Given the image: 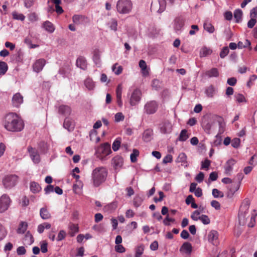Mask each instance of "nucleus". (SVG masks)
I'll list each match as a JSON object with an SVG mask.
<instances>
[{
  "label": "nucleus",
  "mask_w": 257,
  "mask_h": 257,
  "mask_svg": "<svg viewBox=\"0 0 257 257\" xmlns=\"http://www.w3.org/2000/svg\"><path fill=\"white\" fill-rule=\"evenodd\" d=\"M99 80L101 83L104 84L106 85H108L110 82V79L108 78L105 73H101L100 74Z\"/></svg>",
  "instance_id": "ea45409f"
},
{
  "label": "nucleus",
  "mask_w": 257,
  "mask_h": 257,
  "mask_svg": "<svg viewBox=\"0 0 257 257\" xmlns=\"http://www.w3.org/2000/svg\"><path fill=\"white\" fill-rule=\"evenodd\" d=\"M51 225L48 222H44L39 224L37 227V231L39 233H42L45 229H49L51 228Z\"/></svg>",
  "instance_id": "bb28decb"
},
{
  "label": "nucleus",
  "mask_w": 257,
  "mask_h": 257,
  "mask_svg": "<svg viewBox=\"0 0 257 257\" xmlns=\"http://www.w3.org/2000/svg\"><path fill=\"white\" fill-rule=\"evenodd\" d=\"M40 215L43 219H48L51 217V214L46 208H42L40 210Z\"/></svg>",
  "instance_id": "c85d7f7f"
},
{
  "label": "nucleus",
  "mask_w": 257,
  "mask_h": 257,
  "mask_svg": "<svg viewBox=\"0 0 257 257\" xmlns=\"http://www.w3.org/2000/svg\"><path fill=\"white\" fill-rule=\"evenodd\" d=\"M25 240H26V241H27V240L28 241V243L29 244H31L34 241V239H33L32 235L31 234L29 233V232H28L26 235Z\"/></svg>",
  "instance_id": "338daca9"
},
{
  "label": "nucleus",
  "mask_w": 257,
  "mask_h": 257,
  "mask_svg": "<svg viewBox=\"0 0 257 257\" xmlns=\"http://www.w3.org/2000/svg\"><path fill=\"white\" fill-rule=\"evenodd\" d=\"M212 52V50L206 46L202 47L199 51V56L200 57H207L211 54Z\"/></svg>",
  "instance_id": "393cba45"
},
{
  "label": "nucleus",
  "mask_w": 257,
  "mask_h": 257,
  "mask_svg": "<svg viewBox=\"0 0 257 257\" xmlns=\"http://www.w3.org/2000/svg\"><path fill=\"white\" fill-rule=\"evenodd\" d=\"M235 163V160L232 159H230L226 162L224 166V171L225 174L227 175L231 174L233 166Z\"/></svg>",
  "instance_id": "f3484780"
},
{
  "label": "nucleus",
  "mask_w": 257,
  "mask_h": 257,
  "mask_svg": "<svg viewBox=\"0 0 257 257\" xmlns=\"http://www.w3.org/2000/svg\"><path fill=\"white\" fill-rule=\"evenodd\" d=\"M53 3L55 5V11L58 14H61L63 12L62 8L60 6V0H52Z\"/></svg>",
  "instance_id": "f704fd0d"
},
{
  "label": "nucleus",
  "mask_w": 257,
  "mask_h": 257,
  "mask_svg": "<svg viewBox=\"0 0 257 257\" xmlns=\"http://www.w3.org/2000/svg\"><path fill=\"white\" fill-rule=\"evenodd\" d=\"M111 153L110 145L108 143L101 144L95 148L96 157L101 160H104Z\"/></svg>",
  "instance_id": "20e7f679"
},
{
  "label": "nucleus",
  "mask_w": 257,
  "mask_h": 257,
  "mask_svg": "<svg viewBox=\"0 0 257 257\" xmlns=\"http://www.w3.org/2000/svg\"><path fill=\"white\" fill-rule=\"evenodd\" d=\"M128 102L131 106H135L138 104L142 98V92L138 88L134 89L130 94L128 95Z\"/></svg>",
  "instance_id": "423d86ee"
},
{
  "label": "nucleus",
  "mask_w": 257,
  "mask_h": 257,
  "mask_svg": "<svg viewBox=\"0 0 257 257\" xmlns=\"http://www.w3.org/2000/svg\"><path fill=\"white\" fill-rule=\"evenodd\" d=\"M204 29L210 34L214 33L215 28L214 26L210 23L205 22L203 25Z\"/></svg>",
  "instance_id": "c9c22d12"
},
{
  "label": "nucleus",
  "mask_w": 257,
  "mask_h": 257,
  "mask_svg": "<svg viewBox=\"0 0 257 257\" xmlns=\"http://www.w3.org/2000/svg\"><path fill=\"white\" fill-rule=\"evenodd\" d=\"M256 23V19L251 18L250 20L247 23V27L249 28H252Z\"/></svg>",
  "instance_id": "774afa93"
},
{
  "label": "nucleus",
  "mask_w": 257,
  "mask_h": 257,
  "mask_svg": "<svg viewBox=\"0 0 257 257\" xmlns=\"http://www.w3.org/2000/svg\"><path fill=\"white\" fill-rule=\"evenodd\" d=\"M212 195L215 198L223 196V194L217 189H213L212 190Z\"/></svg>",
  "instance_id": "13d9d810"
},
{
  "label": "nucleus",
  "mask_w": 257,
  "mask_h": 257,
  "mask_svg": "<svg viewBox=\"0 0 257 257\" xmlns=\"http://www.w3.org/2000/svg\"><path fill=\"white\" fill-rule=\"evenodd\" d=\"M107 170L104 167H98L92 172V177L93 184L95 187L99 186L103 183L107 176Z\"/></svg>",
  "instance_id": "7ed1b4c3"
},
{
  "label": "nucleus",
  "mask_w": 257,
  "mask_h": 257,
  "mask_svg": "<svg viewBox=\"0 0 257 257\" xmlns=\"http://www.w3.org/2000/svg\"><path fill=\"white\" fill-rule=\"evenodd\" d=\"M145 246L143 244H140L135 248V257H141L144 253Z\"/></svg>",
  "instance_id": "72a5a7b5"
},
{
  "label": "nucleus",
  "mask_w": 257,
  "mask_h": 257,
  "mask_svg": "<svg viewBox=\"0 0 257 257\" xmlns=\"http://www.w3.org/2000/svg\"><path fill=\"white\" fill-rule=\"evenodd\" d=\"M204 208L200 206L198 210H195L192 212L191 215V218L194 221L199 220L201 215L200 214L204 212Z\"/></svg>",
  "instance_id": "5701e85b"
},
{
  "label": "nucleus",
  "mask_w": 257,
  "mask_h": 257,
  "mask_svg": "<svg viewBox=\"0 0 257 257\" xmlns=\"http://www.w3.org/2000/svg\"><path fill=\"white\" fill-rule=\"evenodd\" d=\"M8 69L7 64L4 61H0V75H4Z\"/></svg>",
  "instance_id": "58836bf2"
},
{
  "label": "nucleus",
  "mask_w": 257,
  "mask_h": 257,
  "mask_svg": "<svg viewBox=\"0 0 257 257\" xmlns=\"http://www.w3.org/2000/svg\"><path fill=\"white\" fill-rule=\"evenodd\" d=\"M114 249L116 252L118 253H123L125 251V248L121 244L115 245L114 246Z\"/></svg>",
  "instance_id": "3c124183"
},
{
  "label": "nucleus",
  "mask_w": 257,
  "mask_h": 257,
  "mask_svg": "<svg viewBox=\"0 0 257 257\" xmlns=\"http://www.w3.org/2000/svg\"><path fill=\"white\" fill-rule=\"evenodd\" d=\"M122 90H123V86H122V84H118L116 87V88L115 94H116V103L119 107H121L123 105L122 100Z\"/></svg>",
  "instance_id": "ddd939ff"
},
{
  "label": "nucleus",
  "mask_w": 257,
  "mask_h": 257,
  "mask_svg": "<svg viewBox=\"0 0 257 257\" xmlns=\"http://www.w3.org/2000/svg\"><path fill=\"white\" fill-rule=\"evenodd\" d=\"M152 131L147 130L143 134V139L144 141L148 142L150 140L152 136Z\"/></svg>",
  "instance_id": "a18cd8bd"
},
{
  "label": "nucleus",
  "mask_w": 257,
  "mask_h": 257,
  "mask_svg": "<svg viewBox=\"0 0 257 257\" xmlns=\"http://www.w3.org/2000/svg\"><path fill=\"white\" fill-rule=\"evenodd\" d=\"M218 233L216 231L211 230L208 234V241L214 245L218 243Z\"/></svg>",
  "instance_id": "aec40b11"
},
{
  "label": "nucleus",
  "mask_w": 257,
  "mask_h": 257,
  "mask_svg": "<svg viewBox=\"0 0 257 257\" xmlns=\"http://www.w3.org/2000/svg\"><path fill=\"white\" fill-rule=\"evenodd\" d=\"M18 182V177L15 175H5L2 179V184L6 189L14 187Z\"/></svg>",
  "instance_id": "0eeeda50"
},
{
  "label": "nucleus",
  "mask_w": 257,
  "mask_h": 257,
  "mask_svg": "<svg viewBox=\"0 0 257 257\" xmlns=\"http://www.w3.org/2000/svg\"><path fill=\"white\" fill-rule=\"evenodd\" d=\"M123 164V160L120 156H116L112 159L111 165L116 172L122 168Z\"/></svg>",
  "instance_id": "1a4fd4ad"
},
{
  "label": "nucleus",
  "mask_w": 257,
  "mask_h": 257,
  "mask_svg": "<svg viewBox=\"0 0 257 257\" xmlns=\"http://www.w3.org/2000/svg\"><path fill=\"white\" fill-rule=\"evenodd\" d=\"M92 60L94 64L97 66L100 67L101 64V52L98 49H95L93 52Z\"/></svg>",
  "instance_id": "6ab92c4d"
},
{
  "label": "nucleus",
  "mask_w": 257,
  "mask_h": 257,
  "mask_svg": "<svg viewBox=\"0 0 257 257\" xmlns=\"http://www.w3.org/2000/svg\"><path fill=\"white\" fill-rule=\"evenodd\" d=\"M69 233L71 236H74V234L78 232L79 227L78 225L74 224H71L69 225Z\"/></svg>",
  "instance_id": "e433bc0d"
},
{
  "label": "nucleus",
  "mask_w": 257,
  "mask_h": 257,
  "mask_svg": "<svg viewBox=\"0 0 257 257\" xmlns=\"http://www.w3.org/2000/svg\"><path fill=\"white\" fill-rule=\"evenodd\" d=\"M111 70L115 75H119L122 72L123 68L117 63H115L112 65Z\"/></svg>",
  "instance_id": "c756f323"
},
{
  "label": "nucleus",
  "mask_w": 257,
  "mask_h": 257,
  "mask_svg": "<svg viewBox=\"0 0 257 257\" xmlns=\"http://www.w3.org/2000/svg\"><path fill=\"white\" fill-rule=\"evenodd\" d=\"M248 205L241 206L238 214V221L241 225H244L247 223L248 226L252 227L255 224V218L257 214L254 211L250 214L248 212Z\"/></svg>",
  "instance_id": "f03ea898"
},
{
  "label": "nucleus",
  "mask_w": 257,
  "mask_h": 257,
  "mask_svg": "<svg viewBox=\"0 0 257 257\" xmlns=\"http://www.w3.org/2000/svg\"><path fill=\"white\" fill-rule=\"evenodd\" d=\"M3 123L4 127L10 132H20L24 127L23 120L15 113H9L7 114Z\"/></svg>",
  "instance_id": "f257e3e1"
},
{
  "label": "nucleus",
  "mask_w": 257,
  "mask_h": 257,
  "mask_svg": "<svg viewBox=\"0 0 257 257\" xmlns=\"http://www.w3.org/2000/svg\"><path fill=\"white\" fill-rule=\"evenodd\" d=\"M45 30L49 33H53L55 31V27L52 23L49 21L45 22L43 24Z\"/></svg>",
  "instance_id": "2f4dec72"
},
{
  "label": "nucleus",
  "mask_w": 257,
  "mask_h": 257,
  "mask_svg": "<svg viewBox=\"0 0 257 257\" xmlns=\"http://www.w3.org/2000/svg\"><path fill=\"white\" fill-rule=\"evenodd\" d=\"M83 17L80 15H74L73 17V21L74 23L78 24L82 20Z\"/></svg>",
  "instance_id": "0e129e2a"
},
{
  "label": "nucleus",
  "mask_w": 257,
  "mask_h": 257,
  "mask_svg": "<svg viewBox=\"0 0 257 257\" xmlns=\"http://www.w3.org/2000/svg\"><path fill=\"white\" fill-rule=\"evenodd\" d=\"M199 220L204 224H208L210 223V220L209 217L206 215H201Z\"/></svg>",
  "instance_id": "8fccbe9b"
},
{
  "label": "nucleus",
  "mask_w": 257,
  "mask_h": 257,
  "mask_svg": "<svg viewBox=\"0 0 257 257\" xmlns=\"http://www.w3.org/2000/svg\"><path fill=\"white\" fill-rule=\"evenodd\" d=\"M12 16L13 19L22 21H24L25 19V17L24 15L17 12H13L12 13Z\"/></svg>",
  "instance_id": "37998d69"
},
{
  "label": "nucleus",
  "mask_w": 257,
  "mask_h": 257,
  "mask_svg": "<svg viewBox=\"0 0 257 257\" xmlns=\"http://www.w3.org/2000/svg\"><path fill=\"white\" fill-rule=\"evenodd\" d=\"M83 183L82 181H75L73 183L72 189L73 192L77 195H80L83 193Z\"/></svg>",
  "instance_id": "a211bd4d"
},
{
  "label": "nucleus",
  "mask_w": 257,
  "mask_h": 257,
  "mask_svg": "<svg viewBox=\"0 0 257 257\" xmlns=\"http://www.w3.org/2000/svg\"><path fill=\"white\" fill-rule=\"evenodd\" d=\"M193 247L191 244L188 242H184L180 246L179 251L183 255H190L192 251Z\"/></svg>",
  "instance_id": "9d476101"
},
{
  "label": "nucleus",
  "mask_w": 257,
  "mask_h": 257,
  "mask_svg": "<svg viewBox=\"0 0 257 257\" xmlns=\"http://www.w3.org/2000/svg\"><path fill=\"white\" fill-rule=\"evenodd\" d=\"M175 221L174 218L169 217V215H167L163 220V223L166 225H170L171 222L173 223Z\"/></svg>",
  "instance_id": "6e6d98bb"
},
{
  "label": "nucleus",
  "mask_w": 257,
  "mask_h": 257,
  "mask_svg": "<svg viewBox=\"0 0 257 257\" xmlns=\"http://www.w3.org/2000/svg\"><path fill=\"white\" fill-rule=\"evenodd\" d=\"M28 228V223L25 221H21L17 229V232L18 233L23 234L27 230Z\"/></svg>",
  "instance_id": "cd10ccee"
},
{
  "label": "nucleus",
  "mask_w": 257,
  "mask_h": 257,
  "mask_svg": "<svg viewBox=\"0 0 257 257\" xmlns=\"http://www.w3.org/2000/svg\"><path fill=\"white\" fill-rule=\"evenodd\" d=\"M229 53V49L228 47H224L222 48L221 50L220 53V56L221 58H224L226 56L228 55Z\"/></svg>",
  "instance_id": "864d4df0"
},
{
  "label": "nucleus",
  "mask_w": 257,
  "mask_h": 257,
  "mask_svg": "<svg viewBox=\"0 0 257 257\" xmlns=\"http://www.w3.org/2000/svg\"><path fill=\"white\" fill-rule=\"evenodd\" d=\"M46 64V61L44 59L37 60L33 65V70L37 72L41 71Z\"/></svg>",
  "instance_id": "dca6fc26"
},
{
  "label": "nucleus",
  "mask_w": 257,
  "mask_h": 257,
  "mask_svg": "<svg viewBox=\"0 0 257 257\" xmlns=\"http://www.w3.org/2000/svg\"><path fill=\"white\" fill-rule=\"evenodd\" d=\"M158 108V105L155 101L147 102L145 105V110L147 114H152L156 112Z\"/></svg>",
  "instance_id": "4468645a"
},
{
  "label": "nucleus",
  "mask_w": 257,
  "mask_h": 257,
  "mask_svg": "<svg viewBox=\"0 0 257 257\" xmlns=\"http://www.w3.org/2000/svg\"><path fill=\"white\" fill-rule=\"evenodd\" d=\"M121 144V141L120 139H116L115 140L112 144V149L114 151H117L119 147Z\"/></svg>",
  "instance_id": "49530a36"
},
{
  "label": "nucleus",
  "mask_w": 257,
  "mask_h": 257,
  "mask_svg": "<svg viewBox=\"0 0 257 257\" xmlns=\"http://www.w3.org/2000/svg\"><path fill=\"white\" fill-rule=\"evenodd\" d=\"M12 200L9 195L3 194L0 196V213H4L10 208Z\"/></svg>",
  "instance_id": "6e6552de"
},
{
  "label": "nucleus",
  "mask_w": 257,
  "mask_h": 257,
  "mask_svg": "<svg viewBox=\"0 0 257 257\" xmlns=\"http://www.w3.org/2000/svg\"><path fill=\"white\" fill-rule=\"evenodd\" d=\"M206 74L209 77H217L219 76V71L216 68H212L211 69L207 71Z\"/></svg>",
  "instance_id": "4c0bfd02"
},
{
  "label": "nucleus",
  "mask_w": 257,
  "mask_h": 257,
  "mask_svg": "<svg viewBox=\"0 0 257 257\" xmlns=\"http://www.w3.org/2000/svg\"><path fill=\"white\" fill-rule=\"evenodd\" d=\"M143 199L140 196H136L134 199V204L136 207H139L141 203L143 202Z\"/></svg>",
  "instance_id": "5fc2aeb1"
},
{
  "label": "nucleus",
  "mask_w": 257,
  "mask_h": 257,
  "mask_svg": "<svg viewBox=\"0 0 257 257\" xmlns=\"http://www.w3.org/2000/svg\"><path fill=\"white\" fill-rule=\"evenodd\" d=\"M66 235V233L64 230H60L59 231V232L58 233V234L57 236V240L58 241L62 240L65 237Z\"/></svg>",
  "instance_id": "052dcab7"
},
{
  "label": "nucleus",
  "mask_w": 257,
  "mask_h": 257,
  "mask_svg": "<svg viewBox=\"0 0 257 257\" xmlns=\"http://www.w3.org/2000/svg\"><path fill=\"white\" fill-rule=\"evenodd\" d=\"M76 65L77 67H79L82 70H85L87 67L86 59L83 57H78L76 60Z\"/></svg>",
  "instance_id": "4be33fe9"
},
{
  "label": "nucleus",
  "mask_w": 257,
  "mask_h": 257,
  "mask_svg": "<svg viewBox=\"0 0 257 257\" xmlns=\"http://www.w3.org/2000/svg\"><path fill=\"white\" fill-rule=\"evenodd\" d=\"M250 17L256 19L257 18V7L252 8L250 11Z\"/></svg>",
  "instance_id": "680f3d73"
},
{
  "label": "nucleus",
  "mask_w": 257,
  "mask_h": 257,
  "mask_svg": "<svg viewBox=\"0 0 257 257\" xmlns=\"http://www.w3.org/2000/svg\"><path fill=\"white\" fill-rule=\"evenodd\" d=\"M63 126L69 132H71L74 128L75 122L72 119L66 118L63 123Z\"/></svg>",
  "instance_id": "412c9836"
},
{
  "label": "nucleus",
  "mask_w": 257,
  "mask_h": 257,
  "mask_svg": "<svg viewBox=\"0 0 257 257\" xmlns=\"http://www.w3.org/2000/svg\"><path fill=\"white\" fill-rule=\"evenodd\" d=\"M118 13L122 14L130 13L133 8V4L131 0H119L116 5Z\"/></svg>",
  "instance_id": "39448f33"
},
{
  "label": "nucleus",
  "mask_w": 257,
  "mask_h": 257,
  "mask_svg": "<svg viewBox=\"0 0 257 257\" xmlns=\"http://www.w3.org/2000/svg\"><path fill=\"white\" fill-rule=\"evenodd\" d=\"M24 102L23 96L19 92L16 93L12 98V104L13 107L18 108Z\"/></svg>",
  "instance_id": "9b49d317"
},
{
  "label": "nucleus",
  "mask_w": 257,
  "mask_h": 257,
  "mask_svg": "<svg viewBox=\"0 0 257 257\" xmlns=\"http://www.w3.org/2000/svg\"><path fill=\"white\" fill-rule=\"evenodd\" d=\"M139 152L137 150H134L133 153L131 155V160L132 162L137 161V157L139 156Z\"/></svg>",
  "instance_id": "603ef678"
},
{
  "label": "nucleus",
  "mask_w": 257,
  "mask_h": 257,
  "mask_svg": "<svg viewBox=\"0 0 257 257\" xmlns=\"http://www.w3.org/2000/svg\"><path fill=\"white\" fill-rule=\"evenodd\" d=\"M28 150L30 156V157L33 162L37 164L40 161V157L38 153V151L32 147H29Z\"/></svg>",
  "instance_id": "2eb2a0df"
},
{
  "label": "nucleus",
  "mask_w": 257,
  "mask_h": 257,
  "mask_svg": "<svg viewBox=\"0 0 257 257\" xmlns=\"http://www.w3.org/2000/svg\"><path fill=\"white\" fill-rule=\"evenodd\" d=\"M83 85L86 90L89 91H93L96 87L95 82L92 78L86 77L83 81Z\"/></svg>",
  "instance_id": "f8f14e48"
},
{
  "label": "nucleus",
  "mask_w": 257,
  "mask_h": 257,
  "mask_svg": "<svg viewBox=\"0 0 257 257\" xmlns=\"http://www.w3.org/2000/svg\"><path fill=\"white\" fill-rule=\"evenodd\" d=\"M240 140L238 138H234L233 139L231 142V146L235 148H237L240 145Z\"/></svg>",
  "instance_id": "bf43d9fd"
},
{
  "label": "nucleus",
  "mask_w": 257,
  "mask_h": 257,
  "mask_svg": "<svg viewBox=\"0 0 257 257\" xmlns=\"http://www.w3.org/2000/svg\"><path fill=\"white\" fill-rule=\"evenodd\" d=\"M225 20L230 21L232 18V14L230 11H226L223 14Z\"/></svg>",
  "instance_id": "69168bd1"
},
{
  "label": "nucleus",
  "mask_w": 257,
  "mask_h": 257,
  "mask_svg": "<svg viewBox=\"0 0 257 257\" xmlns=\"http://www.w3.org/2000/svg\"><path fill=\"white\" fill-rule=\"evenodd\" d=\"M235 101L238 104H245L247 103V100L246 97L241 93H237L234 95Z\"/></svg>",
  "instance_id": "a878e982"
},
{
  "label": "nucleus",
  "mask_w": 257,
  "mask_h": 257,
  "mask_svg": "<svg viewBox=\"0 0 257 257\" xmlns=\"http://www.w3.org/2000/svg\"><path fill=\"white\" fill-rule=\"evenodd\" d=\"M141 70L142 76L143 77H146L149 76L150 69L148 67L145 68H142Z\"/></svg>",
  "instance_id": "e2e57ef3"
},
{
  "label": "nucleus",
  "mask_w": 257,
  "mask_h": 257,
  "mask_svg": "<svg viewBox=\"0 0 257 257\" xmlns=\"http://www.w3.org/2000/svg\"><path fill=\"white\" fill-rule=\"evenodd\" d=\"M172 126L171 122H166L161 128V132L164 134H170L172 132Z\"/></svg>",
  "instance_id": "b1692460"
},
{
  "label": "nucleus",
  "mask_w": 257,
  "mask_h": 257,
  "mask_svg": "<svg viewBox=\"0 0 257 257\" xmlns=\"http://www.w3.org/2000/svg\"><path fill=\"white\" fill-rule=\"evenodd\" d=\"M7 234L5 227L0 224V240L3 239Z\"/></svg>",
  "instance_id": "4d7b16f0"
},
{
  "label": "nucleus",
  "mask_w": 257,
  "mask_h": 257,
  "mask_svg": "<svg viewBox=\"0 0 257 257\" xmlns=\"http://www.w3.org/2000/svg\"><path fill=\"white\" fill-rule=\"evenodd\" d=\"M108 26L111 30L114 31H116L117 30V23L115 20H111L108 23Z\"/></svg>",
  "instance_id": "de8ad7c7"
},
{
  "label": "nucleus",
  "mask_w": 257,
  "mask_h": 257,
  "mask_svg": "<svg viewBox=\"0 0 257 257\" xmlns=\"http://www.w3.org/2000/svg\"><path fill=\"white\" fill-rule=\"evenodd\" d=\"M189 138V135L187 134V132L186 130H182L180 134L179 140L180 141H185Z\"/></svg>",
  "instance_id": "79ce46f5"
},
{
  "label": "nucleus",
  "mask_w": 257,
  "mask_h": 257,
  "mask_svg": "<svg viewBox=\"0 0 257 257\" xmlns=\"http://www.w3.org/2000/svg\"><path fill=\"white\" fill-rule=\"evenodd\" d=\"M30 190L33 193H39L41 190V186L37 183L33 182L30 184Z\"/></svg>",
  "instance_id": "7c9ffc66"
},
{
  "label": "nucleus",
  "mask_w": 257,
  "mask_h": 257,
  "mask_svg": "<svg viewBox=\"0 0 257 257\" xmlns=\"http://www.w3.org/2000/svg\"><path fill=\"white\" fill-rule=\"evenodd\" d=\"M178 161L183 163H187V156L185 153H180L178 157Z\"/></svg>",
  "instance_id": "09e8293b"
},
{
  "label": "nucleus",
  "mask_w": 257,
  "mask_h": 257,
  "mask_svg": "<svg viewBox=\"0 0 257 257\" xmlns=\"http://www.w3.org/2000/svg\"><path fill=\"white\" fill-rule=\"evenodd\" d=\"M242 16V11L240 9H236L234 12V17L236 22H239Z\"/></svg>",
  "instance_id": "a19ab883"
},
{
  "label": "nucleus",
  "mask_w": 257,
  "mask_h": 257,
  "mask_svg": "<svg viewBox=\"0 0 257 257\" xmlns=\"http://www.w3.org/2000/svg\"><path fill=\"white\" fill-rule=\"evenodd\" d=\"M124 119V116L122 112H117L114 115V121L118 122L123 121Z\"/></svg>",
  "instance_id": "c03bdc74"
},
{
  "label": "nucleus",
  "mask_w": 257,
  "mask_h": 257,
  "mask_svg": "<svg viewBox=\"0 0 257 257\" xmlns=\"http://www.w3.org/2000/svg\"><path fill=\"white\" fill-rule=\"evenodd\" d=\"M59 111L60 113L64 115H67L70 114L71 109L70 107L68 106L62 105L60 106Z\"/></svg>",
  "instance_id": "473e14b6"
}]
</instances>
